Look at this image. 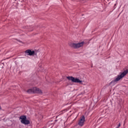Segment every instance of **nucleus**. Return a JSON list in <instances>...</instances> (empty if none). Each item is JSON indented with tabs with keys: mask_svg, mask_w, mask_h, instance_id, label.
I'll list each match as a JSON object with an SVG mask.
<instances>
[{
	"mask_svg": "<svg viewBox=\"0 0 128 128\" xmlns=\"http://www.w3.org/2000/svg\"><path fill=\"white\" fill-rule=\"evenodd\" d=\"M27 92L28 94H42V91L40 89V88H36L34 87L32 88L29 89Z\"/></svg>",
	"mask_w": 128,
	"mask_h": 128,
	"instance_id": "obj_1",
	"label": "nucleus"
},
{
	"mask_svg": "<svg viewBox=\"0 0 128 128\" xmlns=\"http://www.w3.org/2000/svg\"><path fill=\"white\" fill-rule=\"evenodd\" d=\"M84 44V42H82L78 43H71L70 46L73 48H80L83 46Z\"/></svg>",
	"mask_w": 128,
	"mask_h": 128,
	"instance_id": "obj_2",
	"label": "nucleus"
},
{
	"mask_svg": "<svg viewBox=\"0 0 128 128\" xmlns=\"http://www.w3.org/2000/svg\"><path fill=\"white\" fill-rule=\"evenodd\" d=\"M20 120H21L22 124H30V120H26V116H22L20 118Z\"/></svg>",
	"mask_w": 128,
	"mask_h": 128,
	"instance_id": "obj_3",
	"label": "nucleus"
},
{
	"mask_svg": "<svg viewBox=\"0 0 128 128\" xmlns=\"http://www.w3.org/2000/svg\"><path fill=\"white\" fill-rule=\"evenodd\" d=\"M128 74V70H126L123 72L122 73L120 74V75H118V77L116 78L115 80H121V78H122L125 76H126Z\"/></svg>",
	"mask_w": 128,
	"mask_h": 128,
	"instance_id": "obj_4",
	"label": "nucleus"
},
{
	"mask_svg": "<svg viewBox=\"0 0 128 128\" xmlns=\"http://www.w3.org/2000/svg\"><path fill=\"white\" fill-rule=\"evenodd\" d=\"M84 122H86V118L84 116L82 115L80 117V118L78 120V124L80 126H82L84 124Z\"/></svg>",
	"mask_w": 128,
	"mask_h": 128,
	"instance_id": "obj_5",
	"label": "nucleus"
},
{
	"mask_svg": "<svg viewBox=\"0 0 128 128\" xmlns=\"http://www.w3.org/2000/svg\"><path fill=\"white\" fill-rule=\"evenodd\" d=\"M25 54H27V56H34V51L30 50H27L25 51Z\"/></svg>",
	"mask_w": 128,
	"mask_h": 128,
	"instance_id": "obj_6",
	"label": "nucleus"
},
{
	"mask_svg": "<svg viewBox=\"0 0 128 128\" xmlns=\"http://www.w3.org/2000/svg\"><path fill=\"white\" fill-rule=\"evenodd\" d=\"M66 78H67V80H80V79L78 78H74L72 76H64V80H66Z\"/></svg>",
	"mask_w": 128,
	"mask_h": 128,
	"instance_id": "obj_7",
	"label": "nucleus"
},
{
	"mask_svg": "<svg viewBox=\"0 0 128 128\" xmlns=\"http://www.w3.org/2000/svg\"><path fill=\"white\" fill-rule=\"evenodd\" d=\"M70 82L72 84H82V80H72Z\"/></svg>",
	"mask_w": 128,
	"mask_h": 128,
	"instance_id": "obj_8",
	"label": "nucleus"
},
{
	"mask_svg": "<svg viewBox=\"0 0 128 128\" xmlns=\"http://www.w3.org/2000/svg\"><path fill=\"white\" fill-rule=\"evenodd\" d=\"M120 128V123H119L118 126L116 127V128Z\"/></svg>",
	"mask_w": 128,
	"mask_h": 128,
	"instance_id": "obj_9",
	"label": "nucleus"
},
{
	"mask_svg": "<svg viewBox=\"0 0 128 128\" xmlns=\"http://www.w3.org/2000/svg\"><path fill=\"white\" fill-rule=\"evenodd\" d=\"M114 6H116V4H115Z\"/></svg>",
	"mask_w": 128,
	"mask_h": 128,
	"instance_id": "obj_10",
	"label": "nucleus"
},
{
	"mask_svg": "<svg viewBox=\"0 0 128 128\" xmlns=\"http://www.w3.org/2000/svg\"><path fill=\"white\" fill-rule=\"evenodd\" d=\"M114 82H116V80H115Z\"/></svg>",
	"mask_w": 128,
	"mask_h": 128,
	"instance_id": "obj_11",
	"label": "nucleus"
}]
</instances>
